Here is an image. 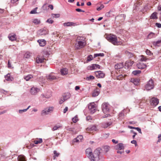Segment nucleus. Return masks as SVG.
Returning a JSON list of instances; mask_svg holds the SVG:
<instances>
[{"label": "nucleus", "instance_id": "f257e3e1", "mask_svg": "<svg viewBox=\"0 0 161 161\" xmlns=\"http://www.w3.org/2000/svg\"><path fill=\"white\" fill-rule=\"evenodd\" d=\"M99 148L96 149L93 154L92 151L90 148H87L86 150V153L87 156L90 159L91 161H98L100 159L99 155L100 153Z\"/></svg>", "mask_w": 161, "mask_h": 161}, {"label": "nucleus", "instance_id": "f03ea898", "mask_svg": "<svg viewBox=\"0 0 161 161\" xmlns=\"http://www.w3.org/2000/svg\"><path fill=\"white\" fill-rule=\"evenodd\" d=\"M104 36L107 40L114 45H119L120 44V42L118 41L117 38L115 35L106 34Z\"/></svg>", "mask_w": 161, "mask_h": 161}, {"label": "nucleus", "instance_id": "7ed1b4c3", "mask_svg": "<svg viewBox=\"0 0 161 161\" xmlns=\"http://www.w3.org/2000/svg\"><path fill=\"white\" fill-rule=\"evenodd\" d=\"M83 37L80 36L77 37L75 43V47L76 49H80L83 48L86 44V42L84 40H82Z\"/></svg>", "mask_w": 161, "mask_h": 161}, {"label": "nucleus", "instance_id": "20e7f679", "mask_svg": "<svg viewBox=\"0 0 161 161\" xmlns=\"http://www.w3.org/2000/svg\"><path fill=\"white\" fill-rule=\"evenodd\" d=\"M102 107L103 112L105 114H107L105 116L103 117V118L108 117L109 115V114H107L109 110V105L107 103H103L102 105Z\"/></svg>", "mask_w": 161, "mask_h": 161}, {"label": "nucleus", "instance_id": "39448f33", "mask_svg": "<svg viewBox=\"0 0 161 161\" xmlns=\"http://www.w3.org/2000/svg\"><path fill=\"white\" fill-rule=\"evenodd\" d=\"M154 82L152 79H151L147 82L145 85V88L147 90H149L152 89L154 88Z\"/></svg>", "mask_w": 161, "mask_h": 161}, {"label": "nucleus", "instance_id": "423d86ee", "mask_svg": "<svg viewBox=\"0 0 161 161\" xmlns=\"http://www.w3.org/2000/svg\"><path fill=\"white\" fill-rule=\"evenodd\" d=\"M88 108L91 113L93 114L97 110V105L94 103H90L88 105Z\"/></svg>", "mask_w": 161, "mask_h": 161}, {"label": "nucleus", "instance_id": "0eeeda50", "mask_svg": "<svg viewBox=\"0 0 161 161\" xmlns=\"http://www.w3.org/2000/svg\"><path fill=\"white\" fill-rule=\"evenodd\" d=\"M96 76L98 78H102L104 77L105 74L102 71H98L95 72Z\"/></svg>", "mask_w": 161, "mask_h": 161}, {"label": "nucleus", "instance_id": "6e6552de", "mask_svg": "<svg viewBox=\"0 0 161 161\" xmlns=\"http://www.w3.org/2000/svg\"><path fill=\"white\" fill-rule=\"evenodd\" d=\"M40 91V89L35 87H32L30 90L31 94L33 95H36Z\"/></svg>", "mask_w": 161, "mask_h": 161}, {"label": "nucleus", "instance_id": "1a4fd4ad", "mask_svg": "<svg viewBox=\"0 0 161 161\" xmlns=\"http://www.w3.org/2000/svg\"><path fill=\"white\" fill-rule=\"evenodd\" d=\"M150 103L152 105L154 106H156L158 103L159 100L156 98L153 97L151 99Z\"/></svg>", "mask_w": 161, "mask_h": 161}, {"label": "nucleus", "instance_id": "9d476101", "mask_svg": "<svg viewBox=\"0 0 161 161\" xmlns=\"http://www.w3.org/2000/svg\"><path fill=\"white\" fill-rule=\"evenodd\" d=\"M9 40L11 41H16L17 40L16 35L13 33H11L9 34L8 36Z\"/></svg>", "mask_w": 161, "mask_h": 161}, {"label": "nucleus", "instance_id": "9b49d317", "mask_svg": "<svg viewBox=\"0 0 161 161\" xmlns=\"http://www.w3.org/2000/svg\"><path fill=\"white\" fill-rule=\"evenodd\" d=\"M63 25L65 27L75 26L77 25V24L73 22H66L63 24Z\"/></svg>", "mask_w": 161, "mask_h": 161}, {"label": "nucleus", "instance_id": "f8f14e48", "mask_svg": "<svg viewBox=\"0 0 161 161\" xmlns=\"http://www.w3.org/2000/svg\"><path fill=\"white\" fill-rule=\"evenodd\" d=\"M37 33L40 35H45L47 34V31L46 29H42L38 31Z\"/></svg>", "mask_w": 161, "mask_h": 161}, {"label": "nucleus", "instance_id": "ddd939ff", "mask_svg": "<svg viewBox=\"0 0 161 161\" xmlns=\"http://www.w3.org/2000/svg\"><path fill=\"white\" fill-rule=\"evenodd\" d=\"M46 78L47 80L51 81L57 79L56 77L53 74H49L47 76Z\"/></svg>", "mask_w": 161, "mask_h": 161}, {"label": "nucleus", "instance_id": "4468645a", "mask_svg": "<svg viewBox=\"0 0 161 161\" xmlns=\"http://www.w3.org/2000/svg\"><path fill=\"white\" fill-rule=\"evenodd\" d=\"M137 66L139 69H142L146 68V65L143 63L140 62L137 64Z\"/></svg>", "mask_w": 161, "mask_h": 161}, {"label": "nucleus", "instance_id": "2eb2a0df", "mask_svg": "<svg viewBox=\"0 0 161 161\" xmlns=\"http://www.w3.org/2000/svg\"><path fill=\"white\" fill-rule=\"evenodd\" d=\"M83 139V136H82L79 135L77 137L75 138L73 140V142H78L81 141Z\"/></svg>", "mask_w": 161, "mask_h": 161}, {"label": "nucleus", "instance_id": "dca6fc26", "mask_svg": "<svg viewBox=\"0 0 161 161\" xmlns=\"http://www.w3.org/2000/svg\"><path fill=\"white\" fill-rule=\"evenodd\" d=\"M45 59L44 58L40 56H38L36 58V62L38 64L42 63L44 62Z\"/></svg>", "mask_w": 161, "mask_h": 161}, {"label": "nucleus", "instance_id": "f3484780", "mask_svg": "<svg viewBox=\"0 0 161 161\" xmlns=\"http://www.w3.org/2000/svg\"><path fill=\"white\" fill-rule=\"evenodd\" d=\"M96 126L95 125H92L89 126L87 127L86 129V131L88 132L89 131H90L93 130H96Z\"/></svg>", "mask_w": 161, "mask_h": 161}, {"label": "nucleus", "instance_id": "a211bd4d", "mask_svg": "<svg viewBox=\"0 0 161 161\" xmlns=\"http://www.w3.org/2000/svg\"><path fill=\"white\" fill-rule=\"evenodd\" d=\"M37 42L39 43L40 46L41 47H44L46 45V41L44 39L39 40Z\"/></svg>", "mask_w": 161, "mask_h": 161}, {"label": "nucleus", "instance_id": "6ab92c4d", "mask_svg": "<svg viewBox=\"0 0 161 161\" xmlns=\"http://www.w3.org/2000/svg\"><path fill=\"white\" fill-rule=\"evenodd\" d=\"M134 62L133 61L130 60L129 61H127L125 64V66L127 68H129L130 66H131L134 64Z\"/></svg>", "mask_w": 161, "mask_h": 161}, {"label": "nucleus", "instance_id": "aec40b11", "mask_svg": "<svg viewBox=\"0 0 161 161\" xmlns=\"http://www.w3.org/2000/svg\"><path fill=\"white\" fill-rule=\"evenodd\" d=\"M152 43L154 46L160 47L161 46V40H158L156 42L153 41L152 42Z\"/></svg>", "mask_w": 161, "mask_h": 161}, {"label": "nucleus", "instance_id": "412c9836", "mask_svg": "<svg viewBox=\"0 0 161 161\" xmlns=\"http://www.w3.org/2000/svg\"><path fill=\"white\" fill-rule=\"evenodd\" d=\"M61 73L62 75H65L68 74V69L66 68H64L61 70Z\"/></svg>", "mask_w": 161, "mask_h": 161}, {"label": "nucleus", "instance_id": "4be33fe9", "mask_svg": "<svg viewBox=\"0 0 161 161\" xmlns=\"http://www.w3.org/2000/svg\"><path fill=\"white\" fill-rule=\"evenodd\" d=\"M5 79L8 81H11L13 80V78L9 74H8L6 75H5Z\"/></svg>", "mask_w": 161, "mask_h": 161}, {"label": "nucleus", "instance_id": "5701e85b", "mask_svg": "<svg viewBox=\"0 0 161 161\" xmlns=\"http://www.w3.org/2000/svg\"><path fill=\"white\" fill-rule=\"evenodd\" d=\"M125 54L129 58H130L133 56V53L128 51H125Z\"/></svg>", "mask_w": 161, "mask_h": 161}, {"label": "nucleus", "instance_id": "b1692460", "mask_svg": "<svg viewBox=\"0 0 161 161\" xmlns=\"http://www.w3.org/2000/svg\"><path fill=\"white\" fill-rule=\"evenodd\" d=\"M139 80L137 79H131L130 81L133 82L135 85H138L139 83Z\"/></svg>", "mask_w": 161, "mask_h": 161}, {"label": "nucleus", "instance_id": "393cba45", "mask_svg": "<svg viewBox=\"0 0 161 161\" xmlns=\"http://www.w3.org/2000/svg\"><path fill=\"white\" fill-rule=\"evenodd\" d=\"M112 124V123L111 122L104 123L102 124V126L103 128H106L111 125Z\"/></svg>", "mask_w": 161, "mask_h": 161}, {"label": "nucleus", "instance_id": "a878e982", "mask_svg": "<svg viewBox=\"0 0 161 161\" xmlns=\"http://www.w3.org/2000/svg\"><path fill=\"white\" fill-rule=\"evenodd\" d=\"M123 63H120L119 64H117L115 65L114 67L116 69H119L121 68H123Z\"/></svg>", "mask_w": 161, "mask_h": 161}, {"label": "nucleus", "instance_id": "bb28decb", "mask_svg": "<svg viewBox=\"0 0 161 161\" xmlns=\"http://www.w3.org/2000/svg\"><path fill=\"white\" fill-rule=\"evenodd\" d=\"M70 97V94L69 93H67L64 94L63 97L65 100L69 99Z\"/></svg>", "mask_w": 161, "mask_h": 161}, {"label": "nucleus", "instance_id": "cd10ccee", "mask_svg": "<svg viewBox=\"0 0 161 161\" xmlns=\"http://www.w3.org/2000/svg\"><path fill=\"white\" fill-rule=\"evenodd\" d=\"M17 159L18 161H26L25 157L23 156H19Z\"/></svg>", "mask_w": 161, "mask_h": 161}, {"label": "nucleus", "instance_id": "c85d7f7f", "mask_svg": "<svg viewBox=\"0 0 161 161\" xmlns=\"http://www.w3.org/2000/svg\"><path fill=\"white\" fill-rule=\"evenodd\" d=\"M140 61H141L146 62L147 60L148 59V58H147L146 57H145L143 55H142L140 56Z\"/></svg>", "mask_w": 161, "mask_h": 161}, {"label": "nucleus", "instance_id": "c756f323", "mask_svg": "<svg viewBox=\"0 0 161 161\" xmlns=\"http://www.w3.org/2000/svg\"><path fill=\"white\" fill-rule=\"evenodd\" d=\"M33 77V76L31 75H29L24 77V79L26 81H28L30 79Z\"/></svg>", "mask_w": 161, "mask_h": 161}, {"label": "nucleus", "instance_id": "7c9ffc66", "mask_svg": "<svg viewBox=\"0 0 161 161\" xmlns=\"http://www.w3.org/2000/svg\"><path fill=\"white\" fill-rule=\"evenodd\" d=\"M150 18L153 19H157V13L155 12L153 13L150 16Z\"/></svg>", "mask_w": 161, "mask_h": 161}, {"label": "nucleus", "instance_id": "2f4dec72", "mask_svg": "<svg viewBox=\"0 0 161 161\" xmlns=\"http://www.w3.org/2000/svg\"><path fill=\"white\" fill-rule=\"evenodd\" d=\"M117 146L118 149L120 150H123L124 148L123 144L122 143H119L118 144Z\"/></svg>", "mask_w": 161, "mask_h": 161}, {"label": "nucleus", "instance_id": "473e14b6", "mask_svg": "<svg viewBox=\"0 0 161 161\" xmlns=\"http://www.w3.org/2000/svg\"><path fill=\"white\" fill-rule=\"evenodd\" d=\"M87 69L88 70H93L95 69V68L94 66V64H93L90 65L88 66L87 67Z\"/></svg>", "mask_w": 161, "mask_h": 161}, {"label": "nucleus", "instance_id": "72a5a7b5", "mask_svg": "<svg viewBox=\"0 0 161 161\" xmlns=\"http://www.w3.org/2000/svg\"><path fill=\"white\" fill-rule=\"evenodd\" d=\"M32 22L35 25H38L41 22L40 20L37 19H33Z\"/></svg>", "mask_w": 161, "mask_h": 161}, {"label": "nucleus", "instance_id": "f704fd0d", "mask_svg": "<svg viewBox=\"0 0 161 161\" xmlns=\"http://www.w3.org/2000/svg\"><path fill=\"white\" fill-rule=\"evenodd\" d=\"M42 142V138H39L37 140H35L34 141V142L35 144H38L41 143Z\"/></svg>", "mask_w": 161, "mask_h": 161}, {"label": "nucleus", "instance_id": "c9c22d12", "mask_svg": "<svg viewBox=\"0 0 161 161\" xmlns=\"http://www.w3.org/2000/svg\"><path fill=\"white\" fill-rule=\"evenodd\" d=\"M31 56V53L29 52H27L26 53L24 54V57L26 58H29L30 56Z\"/></svg>", "mask_w": 161, "mask_h": 161}, {"label": "nucleus", "instance_id": "e433bc0d", "mask_svg": "<svg viewBox=\"0 0 161 161\" xmlns=\"http://www.w3.org/2000/svg\"><path fill=\"white\" fill-rule=\"evenodd\" d=\"M47 111L46 110V108H45L44 110H42L41 112V114L43 115H45L48 114Z\"/></svg>", "mask_w": 161, "mask_h": 161}, {"label": "nucleus", "instance_id": "4c0bfd02", "mask_svg": "<svg viewBox=\"0 0 161 161\" xmlns=\"http://www.w3.org/2000/svg\"><path fill=\"white\" fill-rule=\"evenodd\" d=\"M141 73V71L140 70H136L133 71L132 72V74L134 75H137L140 74Z\"/></svg>", "mask_w": 161, "mask_h": 161}, {"label": "nucleus", "instance_id": "58836bf2", "mask_svg": "<svg viewBox=\"0 0 161 161\" xmlns=\"http://www.w3.org/2000/svg\"><path fill=\"white\" fill-rule=\"evenodd\" d=\"M53 107H49L48 108H46V109L47 111V113L48 114L49 112H52L53 110Z\"/></svg>", "mask_w": 161, "mask_h": 161}, {"label": "nucleus", "instance_id": "ea45409f", "mask_svg": "<svg viewBox=\"0 0 161 161\" xmlns=\"http://www.w3.org/2000/svg\"><path fill=\"white\" fill-rule=\"evenodd\" d=\"M104 56V54L103 53H96L94 55V58H95L98 56L103 57Z\"/></svg>", "mask_w": 161, "mask_h": 161}, {"label": "nucleus", "instance_id": "a19ab883", "mask_svg": "<svg viewBox=\"0 0 161 161\" xmlns=\"http://www.w3.org/2000/svg\"><path fill=\"white\" fill-rule=\"evenodd\" d=\"M61 126L59 125H55L52 129L53 131H55L58 130L59 128L61 127Z\"/></svg>", "mask_w": 161, "mask_h": 161}, {"label": "nucleus", "instance_id": "79ce46f5", "mask_svg": "<svg viewBox=\"0 0 161 161\" xmlns=\"http://www.w3.org/2000/svg\"><path fill=\"white\" fill-rule=\"evenodd\" d=\"M110 147L108 146H105L103 147L104 150L106 153L109 150Z\"/></svg>", "mask_w": 161, "mask_h": 161}, {"label": "nucleus", "instance_id": "37998d69", "mask_svg": "<svg viewBox=\"0 0 161 161\" xmlns=\"http://www.w3.org/2000/svg\"><path fill=\"white\" fill-rule=\"evenodd\" d=\"M38 8L36 7L34 8L33 10H32L30 12L31 14H36L37 13L36 10Z\"/></svg>", "mask_w": 161, "mask_h": 161}, {"label": "nucleus", "instance_id": "c03bdc74", "mask_svg": "<svg viewBox=\"0 0 161 161\" xmlns=\"http://www.w3.org/2000/svg\"><path fill=\"white\" fill-rule=\"evenodd\" d=\"M95 77L94 76L92 75H90L89 76H88L86 77V80H93L94 79Z\"/></svg>", "mask_w": 161, "mask_h": 161}, {"label": "nucleus", "instance_id": "a18cd8bd", "mask_svg": "<svg viewBox=\"0 0 161 161\" xmlns=\"http://www.w3.org/2000/svg\"><path fill=\"white\" fill-rule=\"evenodd\" d=\"M72 120L74 123H75L78 120V117L77 115L72 119Z\"/></svg>", "mask_w": 161, "mask_h": 161}, {"label": "nucleus", "instance_id": "49530a36", "mask_svg": "<svg viewBox=\"0 0 161 161\" xmlns=\"http://www.w3.org/2000/svg\"><path fill=\"white\" fill-rule=\"evenodd\" d=\"M99 93L98 91H94L92 93V96L94 97L97 96L99 95Z\"/></svg>", "mask_w": 161, "mask_h": 161}, {"label": "nucleus", "instance_id": "de8ad7c7", "mask_svg": "<svg viewBox=\"0 0 161 161\" xmlns=\"http://www.w3.org/2000/svg\"><path fill=\"white\" fill-rule=\"evenodd\" d=\"M146 53V54L149 56H151L153 55V53L149 50L147 49Z\"/></svg>", "mask_w": 161, "mask_h": 161}, {"label": "nucleus", "instance_id": "09e8293b", "mask_svg": "<svg viewBox=\"0 0 161 161\" xmlns=\"http://www.w3.org/2000/svg\"><path fill=\"white\" fill-rule=\"evenodd\" d=\"M93 58V57L92 55H90L89 56H88L87 57V60L88 61H90L91 60H92Z\"/></svg>", "mask_w": 161, "mask_h": 161}, {"label": "nucleus", "instance_id": "8fccbe9b", "mask_svg": "<svg viewBox=\"0 0 161 161\" xmlns=\"http://www.w3.org/2000/svg\"><path fill=\"white\" fill-rule=\"evenodd\" d=\"M46 22L50 24H52L54 22L53 20H52L51 19H48Z\"/></svg>", "mask_w": 161, "mask_h": 161}, {"label": "nucleus", "instance_id": "3c124183", "mask_svg": "<svg viewBox=\"0 0 161 161\" xmlns=\"http://www.w3.org/2000/svg\"><path fill=\"white\" fill-rule=\"evenodd\" d=\"M130 132L133 134V135L132 136V138L133 139L135 138V136L137 135V133L135 131H134L133 130H130Z\"/></svg>", "mask_w": 161, "mask_h": 161}, {"label": "nucleus", "instance_id": "603ef678", "mask_svg": "<svg viewBox=\"0 0 161 161\" xmlns=\"http://www.w3.org/2000/svg\"><path fill=\"white\" fill-rule=\"evenodd\" d=\"M52 16L53 18H58L59 17L60 14H52Z\"/></svg>", "mask_w": 161, "mask_h": 161}, {"label": "nucleus", "instance_id": "864d4df0", "mask_svg": "<svg viewBox=\"0 0 161 161\" xmlns=\"http://www.w3.org/2000/svg\"><path fill=\"white\" fill-rule=\"evenodd\" d=\"M104 6L103 4H101L100 6L97 8V9L98 11H99L101 10L102 8H104Z\"/></svg>", "mask_w": 161, "mask_h": 161}, {"label": "nucleus", "instance_id": "5fc2aeb1", "mask_svg": "<svg viewBox=\"0 0 161 161\" xmlns=\"http://www.w3.org/2000/svg\"><path fill=\"white\" fill-rule=\"evenodd\" d=\"M124 114L123 112L121 111L119 114V117L120 118V119L122 118L124 116Z\"/></svg>", "mask_w": 161, "mask_h": 161}, {"label": "nucleus", "instance_id": "6e6d98bb", "mask_svg": "<svg viewBox=\"0 0 161 161\" xmlns=\"http://www.w3.org/2000/svg\"><path fill=\"white\" fill-rule=\"evenodd\" d=\"M65 100L64 99L63 97H61L59 101V103L60 104H62Z\"/></svg>", "mask_w": 161, "mask_h": 161}, {"label": "nucleus", "instance_id": "4d7b16f0", "mask_svg": "<svg viewBox=\"0 0 161 161\" xmlns=\"http://www.w3.org/2000/svg\"><path fill=\"white\" fill-rule=\"evenodd\" d=\"M27 111V109H20L19 110V111L20 114H22L23 112H25Z\"/></svg>", "mask_w": 161, "mask_h": 161}, {"label": "nucleus", "instance_id": "13d9d810", "mask_svg": "<svg viewBox=\"0 0 161 161\" xmlns=\"http://www.w3.org/2000/svg\"><path fill=\"white\" fill-rule=\"evenodd\" d=\"M86 120L91 121L92 120V118L90 116H88L86 117Z\"/></svg>", "mask_w": 161, "mask_h": 161}, {"label": "nucleus", "instance_id": "bf43d9fd", "mask_svg": "<svg viewBox=\"0 0 161 161\" xmlns=\"http://www.w3.org/2000/svg\"><path fill=\"white\" fill-rule=\"evenodd\" d=\"M42 96L44 97L47 98H49L51 96V94H50L49 96H47V95L45 96L44 94H42Z\"/></svg>", "mask_w": 161, "mask_h": 161}, {"label": "nucleus", "instance_id": "052dcab7", "mask_svg": "<svg viewBox=\"0 0 161 161\" xmlns=\"http://www.w3.org/2000/svg\"><path fill=\"white\" fill-rule=\"evenodd\" d=\"M75 10L78 12H85V11L84 10H83L80 8H76L75 9Z\"/></svg>", "mask_w": 161, "mask_h": 161}, {"label": "nucleus", "instance_id": "680f3d73", "mask_svg": "<svg viewBox=\"0 0 161 161\" xmlns=\"http://www.w3.org/2000/svg\"><path fill=\"white\" fill-rule=\"evenodd\" d=\"M131 142L132 144H134L136 146L137 145V142L136 140H132L131 141Z\"/></svg>", "mask_w": 161, "mask_h": 161}, {"label": "nucleus", "instance_id": "e2e57ef3", "mask_svg": "<svg viewBox=\"0 0 161 161\" xmlns=\"http://www.w3.org/2000/svg\"><path fill=\"white\" fill-rule=\"evenodd\" d=\"M154 35V34L153 33H151L149 34V35H148V37L149 38H151Z\"/></svg>", "mask_w": 161, "mask_h": 161}, {"label": "nucleus", "instance_id": "0e129e2a", "mask_svg": "<svg viewBox=\"0 0 161 161\" xmlns=\"http://www.w3.org/2000/svg\"><path fill=\"white\" fill-rule=\"evenodd\" d=\"M94 66H95V69L96 68H98V69H101L100 68V66L99 65H98V64H94Z\"/></svg>", "mask_w": 161, "mask_h": 161}, {"label": "nucleus", "instance_id": "69168bd1", "mask_svg": "<svg viewBox=\"0 0 161 161\" xmlns=\"http://www.w3.org/2000/svg\"><path fill=\"white\" fill-rule=\"evenodd\" d=\"M54 154L57 157H58L59 155V153H58L56 151H54Z\"/></svg>", "mask_w": 161, "mask_h": 161}, {"label": "nucleus", "instance_id": "338daca9", "mask_svg": "<svg viewBox=\"0 0 161 161\" xmlns=\"http://www.w3.org/2000/svg\"><path fill=\"white\" fill-rule=\"evenodd\" d=\"M68 107H65V108L63 110V113H65L66 112L68 111Z\"/></svg>", "mask_w": 161, "mask_h": 161}, {"label": "nucleus", "instance_id": "774afa93", "mask_svg": "<svg viewBox=\"0 0 161 161\" xmlns=\"http://www.w3.org/2000/svg\"><path fill=\"white\" fill-rule=\"evenodd\" d=\"M156 25L158 28L161 27V24L159 23H156Z\"/></svg>", "mask_w": 161, "mask_h": 161}]
</instances>
